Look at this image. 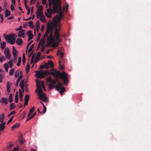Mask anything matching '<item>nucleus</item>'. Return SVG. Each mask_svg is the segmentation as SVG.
I'll list each match as a JSON object with an SVG mask.
<instances>
[{"label": "nucleus", "instance_id": "obj_9", "mask_svg": "<svg viewBox=\"0 0 151 151\" xmlns=\"http://www.w3.org/2000/svg\"><path fill=\"white\" fill-rule=\"evenodd\" d=\"M25 33V30L22 29L20 31L18 32V37H20L22 38H23L24 37V35Z\"/></svg>", "mask_w": 151, "mask_h": 151}, {"label": "nucleus", "instance_id": "obj_6", "mask_svg": "<svg viewBox=\"0 0 151 151\" xmlns=\"http://www.w3.org/2000/svg\"><path fill=\"white\" fill-rule=\"evenodd\" d=\"M47 83L50 82V83L49 85V88L50 90L52 89L55 87L56 82L54 79H51L50 76H49L45 79Z\"/></svg>", "mask_w": 151, "mask_h": 151}, {"label": "nucleus", "instance_id": "obj_45", "mask_svg": "<svg viewBox=\"0 0 151 151\" xmlns=\"http://www.w3.org/2000/svg\"><path fill=\"white\" fill-rule=\"evenodd\" d=\"M29 98V96L28 94H26L25 97V101H28Z\"/></svg>", "mask_w": 151, "mask_h": 151}, {"label": "nucleus", "instance_id": "obj_54", "mask_svg": "<svg viewBox=\"0 0 151 151\" xmlns=\"http://www.w3.org/2000/svg\"><path fill=\"white\" fill-rule=\"evenodd\" d=\"M27 34L29 36L32 34V31L31 30H28L27 32Z\"/></svg>", "mask_w": 151, "mask_h": 151}, {"label": "nucleus", "instance_id": "obj_23", "mask_svg": "<svg viewBox=\"0 0 151 151\" xmlns=\"http://www.w3.org/2000/svg\"><path fill=\"white\" fill-rule=\"evenodd\" d=\"M54 39L53 38H48L47 39V42H48L50 44H52L54 42Z\"/></svg>", "mask_w": 151, "mask_h": 151}, {"label": "nucleus", "instance_id": "obj_20", "mask_svg": "<svg viewBox=\"0 0 151 151\" xmlns=\"http://www.w3.org/2000/svg\"><path fill=\"white\" fill-rule=\"evenodd\" d=\"M40 20L43 22H44L45 21V17L44 16L43 14L41 15L40 18Z\"/></svg>", "mask_w": 151, "mask_h": 151}, {"label": "nucleus", "instance_id": "obj_48", "mask_svg": "<svg viewBox=\"0 0 151 151\" xmlns=\"http://www.w3.org/2000/svg\"><path fill=\"white\" fill-rule=\"evenodd\" d=\"M33 42V40H32L31 41H30V42H29L28 44L27 45V48L31 44V43ZM27 49L26 50V52L27 53Z\"/></svg>", "mask_w": 151, "mask_h": 151}, {"label": "nucleus", "instance_id": "obj_58", "mask_svg": "<svg viewBox=\"0 0 151 151\" xmlns=\"http://www.w3.org/2000/svg\"><path fill=\"white\" fill-rule=\"evenodd\" d=\"M40 22L39 20H37L36 21V26L37 27H39L40 25Z\"/></svg>", "mask_w": 151, "mask_h": 151}, {"label": "nucleus", "instance_id": "obj_8", "mask_svg": "<svg viewBox=\"0 0 151 151\" xmlns=\"http://www.w3.org/2000/svg\"><path fill=\"white\" fill-rule=\"evenodd\" d=\"M57 13V14H59L58 15V18L59 19H62L63 18V12H62V7H61V9H60L59 8L57 10V11L56 12V13Z\"/></svg>", "mask_w": 151, "mask_h": 151}, {"label": "nucleus", "instance_id": "obj_60", "mask_svg": "<svg viewBox=\"0 0 151 151\" xmlns=\"http://www.w3.org/2000/svg\"><path fill=\"white\" fill-rule=\"evenodd\" d=\"M13 145L12 144H9L8 146H7V148L8 149L11 148L13 146Z\"/></svg>", "mask_w": 151, "mask_h": 151}, {"label": "nucleus", "instance_id": "obj_56", "mask_svg": "<svg viewBox=\"0 0 151 151\" xmlns=\"http://www.w3.org/2000/svg\"><path fill=\"white\" fill-rule=\"evenodd\" d=\"M49 33V32L46 31L45 34L44 35L43 38H44V37H47L48 36Z\"/></svg>", "mask_w": 151, "mask_h": 151}, {"label": "nucleus", "instance_id": "obj_37", "mask_svg": "<svg viewBox=\"0 0 151 151\" xmlns=\"http://www.w3.org/2000/svg\"><path fill=\"white\" fill-rule=\"evenodd\" d=\"M24 80H22L21 81V82L20 83V84H19V86H20V87H22H22L24 86Z\"/></svg>", "mask_w": 151, "mask_h": 151}, {"label": "nucleus", "instance_id": "obj_46", "mask_svg": "<svg viewBox=\"0 0 151 151\" xmlns=\"http://www.w3.org/2000/svg\"><path fill=\"white\" fill-rule=\"evenodd\" d=\"M30 68V65H29L28 64H27V68H26V72L28 73L29 70V68Z\"/></svg>", "mask_w": 151, "mask_h": 151}, {"label": "nucleus", "instance_id": "obj_19", "mask_svg": "<svg viewBox=\"0 0 151 151\" xmlns=\"http://www.w3.org/2000/svg\"><path fill=\"white\" fill-rule=\"evenodd\" d=\"M5 17H7L9 16L10 14V12L8 11V9H6L5 12Z\"/></svg>", "mask_w": 151, "mask_h": 151}, {"label": "nucleus", "instance_id": "obj_64", "mask_svg": "<svg viewBox=\"0 0 151 151\" xmlns=\"http://www.w3.org/2000/svg\"><path fill=\"white\" fill-rule=\"evenodd\" d=\"M32 18V17H30L27 19H23L24 20H25V21H28V20H30Z\"/></svg>", "mask_w": 151, "mask_h": 151}, {"label": "nucleus", "instance_id": "obj_11", "mask_svg": "<svg viewBox=\"0 0 151 151\" xmlns=\"http://www.w3.org/2000/svg\"><path fill=\"white\" fill-rule=\"evenodd\" d=\"M7 99L4 97L2 98L0 101L1 103H5V104H8Z\"/></svg>", "mask_w": 151, "mask_h": 151}, {"label": "nucleus", "instance_id": "obj_4", "mask_svg": "<svg viewBox=\"0 0 151 151\" xmlns=\"http://www.w3.org/2000/svg\"><path fill=\"white\" fill-rule=\"evenodd\" d=\"M52 0V10L53 14H55L57 11L58 9H61V2L60 0Z\"/></svg>", "mask_w": 151, "mask_h": 151}, {"label": "nucleus", "instance_id": "obj_28", "mask_svg": "<svg viewBox=\"0 0 151 151\" xmlns=\"http://www.w3.org/2000/svg\"><path fill=\"white\" fill-rule=\"evenodd\" d=\"M59 53V55L60 56L61 58L62 59L63 55V52L60 51L59 50H58V52L57 53V55L58 56V53Z\"/></svg>", "mask_w": 151, "mask_h": 151}, {"label": "nucleus", "instance_id": "obj_26", "mask_svg": "<svg viewBox=\"0 0 151 151\" xmlns=\"http://www.w3.org/2000/svg\"><path fill=\"white\" fill-rule=\"evenodd\" d=\"M47 13L50 14H52V12L53 13V10L51 8L47 9Z\"/></svg>", "mask_w": 151, "mask_h": 151}, {"label": "nucleus", "instance_id": "obj_43", "mask_svg": "<svg viewBox=\"0 0 151 151\" xmlns=\"http://www.w3.org/2000/svg\"><path fill=\"white\" fill-rule=\"evenodd\" d=\"M29 24V26L31 28H33L34 27L33 25V23L32 21H29L28 22Z\"/></svg>", "mask_w": 151, "mask_h": 151}, {"label": "nucleus", "instance_id": "obj_61", "mask_svg": "<svg viewBox=\"0 0 151 151\" xmlns=\"http://www.w3.org/2000/svg\"><path fill=\"white\" fill-rule=\"evenodd\" d=\"M14 63H16L17 61V56H14Z\"/></svg>", "mask_w": 151, "mask_h": 151}, {"label": "nucleus", "instance_id": "obj_57", "mask_svg": "<svg viewBox=\"0 0 151 151\" xmlns=\"http://www.w3.org/2000/svg\"><path fill=\"white\" fill-rule=\"evenodd\" d=\"M10 8L12 11H13L14 9V8L13 4H12L11 5Z\"/></svg>", "mask_w": 151, "mask_h": 151}, {"label": "nucleus", "instance_id": "obj_49", "mask_svg": "<svg viewBox=\"0 0 151 151\" xmlns=\"http://www.w3.org/2000/svg\"><path fill=\"white\" fill-rule=\"evenodd\" d=\"M49 38H53V35L52 34V31H51L50 33L49 37Z\"/></svg>", "mask_w": 151, "mask_h": 151}, {"label": "nucleus", "instance_id": "obj_51", "mask_svg": "<svg viewBox=\"0 0 151 151\" xmlns=\"http://www.w3.org/2000/svg\"><path fill=\"white\" fill-rule=\"evenodd\" d=\"M42 45H43L45 42V40H44V38L43 39H42L40 41Z\"/></svg>", "mask_w": 151, "mask_h": 151}, {"label": "nucleus", "instance_id": "obj_40", "mask_svg": "<svg viewBox=\"0 0 151 151\" xmlns=\"http://www.w3.org/2000/svg\"><path fill=\"white\" fill-rule=\"evenodd\" d=\"M25 54L24 53H23L22 55V62L23 64H24L25 62Z\"/></svg>", "mask_w": 151, "mask_h": 151}, {"label": "nucleus", "instance_id": "obj_24", "mask_svg": "<svg viewBox=\"0 0 151 151\" xmlns=\"http://www.w3.org/2000/svg\"><path fill=\"white\" fill-rule=\"evenodd\" d=\"M6 45V43L4 42H3L1 43V48L2 50H4V48L5 46Z\"/></svg>", "mask_w": 151, "mask_h": 151}, {"label": "nucleus", "instance_id": "obj_31", "mask_svg": "<svg viewBox=\"0 0 151 151\" xmlns=\"http://www.w3.org/2000/svg\"><path fill=\"white\" fill-rule=\"evenodd\" d=\"M14 71H15L14 69L13 68H12L10 71V72L9 73V75L11 76L12 75L14 74Z\"/></svg>", "mask_w": 151, "mask_h": 151}, {"label": "nucleus", "instance_id": "obj_50", "mask_svg": "<svg viewBox=\"0 0 151 151\" xmlns=\"http://www.w3.org/2000/svg\"><path fill=\"white\" fill-rule=\"evenodd\" d=\"M16 113V112L15 111H12L8 115V116L9 117L12 114H14Z\"/></svg>", "mask_w": 151, "mask_h": 151}, {"label": "nucleus", "instance_id": "obj_63", "mask_svg": "<svg viewBox=\"0 0 151 151\" xmlns=\"http://www.w3.org/2000/svg\"><path fill=\"white\" fill-rule=\"evenodd\" d=\"M19 148L17 147H14L13 150L12 151H18Z\"/></svg>", "mask_w": 151, "mask_h": 151}, {"label": "nucleus", "instance_id": "obj_34", "mask_svg": "<svg viewBox=\"0 0 151 151\" xmlns=\"http://www.w3.org/2000/svg\"><path fill=\"white\" fill-rule=\"evenodd\" d=\"M12 60L11 59L9 62V67L10 68H12L13 66V64L12 63Z\"/></svg>", "mask_w": 151, "mask_h": 151}, {"label": "nucleus", "instance_id": "obj_33", "mask_svg": "<svg viewBox=\"0 0 151 151\" xmlns=\"http://www.w3.org/2000/svg\"><path fill=\"white\" fill-rule=\"evenodd\" d=\"M5 55V57L7 59H10L11 58V54H10L9 53L8 54H6Z\"/></svg>", "mask_w": 151, "mask_h": 151}, {"label": "nucleus", "instance_id": "obj_36", "mask_svg": "<svg viewBox=\"0 0 151 151\" xmlns=\"http://www.w3.org/2000/svg\"><path fill=\"white\" fill-rule=\"evenodd\" d=\"M6 60V58L4 56H2L0 57V62L1 63L3 61L5 60Z\"/></svg>", "mask_w": 151, "mask_h": 151}, {"label": "nucleus", "instance_id": "obj_18", "mask_svg": "<svg viewBox=\"0 0 151 151\" xmlns=\"http://www.w3.org/2000/svg\"><path fill=\"white\" fill-rule=\"evenodd\" d=\"M22 77H23L22 76H20L18 78V79L17 80V82L16 84V87L18 86L20 80L22 78Z\"/></svg>", "mask_w": 151, "mask_h": 151}, {"label": "nucleus", "instance_id": "obj_3", "mask_svg": "<svg viewBox=\"0 0 151 151\" xmlns=\"http://www.w3.org/2000/svg\"><path fill=\"white\" fill-rule=\"evenodd\" d=\"M4 37L9 43L11 45H13L15 43L17 35L15 34H10L9 35L4 34Z\"/></svg>", "mask_w": 151, "mask_h": 151}, {"label": "nucleus", "instance_id": "obj_25", "mask_svg": "<svg viewBox=\"0 0 151 151\" xmlns=\"http://www.w3.org/2000/svg\"><path fill=\"white\" fill-rule=\"evenodd\" d=\"M4 115L3 114H2L0 115V122L1 123L4 122Z\"/></svg>", "mask_w": 151, "mask_h": 151}, {"label": "nucleus", "instance_id": "obj_10", "mask_svg": "<svg viewBox=\"0 0 151 151\" xmlns=\"http://www.w3.org/2000/svg\"><path fill=\"white\" fill-rule=\"evenodd\" d=\"M42 9L43 6L41 5H40L38 8L37 13L40 14V15L43 14V13L42 12Z\"/></svg>", "mask_w": 151, "mask_h": 151}, {"label": "nucleus", "instance_id": "obj_38", "mask_svg": "<svg viewBox=\"0 0 151 151\" xmlns=\"http://www.w3.org/2000/svg\"><path fill=\"white\" fill-rule=\"evenodd\" d=\"M21 58L20 57H19V58L18 60V62L17 63V65L18 66H19L21 62Z\"/></svg>", "mask_w": 151, "mask_h": 151}, {"label": "nucleus", "instance_id": "obj_13", "mask_svg": "<svg viewBox=\"0 0 151 151\" xmlns=\"http://www.w3.org/2000/svg\"><path fill=\"white\" fill-rule=\"evenodd\" d=\"M17 51L14 46L12 47V54L14 56H17Z\"/></svg>", "mask_w": 151, "mask_h": 151}, {"label": "nucleus", "instance_id": "obj_32", "mask_svg": "<svg viewBox=\"0 0 151 151\" xmlns=\"http://www.w3.org/2000/svg\"><path fill=\"white\" fill-rule=\"evenodd\" d=\"M4 68L6 71L7 72H8L9 66L7 64L5 63L4 65Z\"/></svg>", "mask_w": 151, "mask_h": 151}, {"label": "nucleus", "instance_id": "obj_14", "mask_svg": "<svg viewBox=\"0 0 151 151\" xmlns=\"http://www.w3.org/2000/svg\"><path fill=\"white\" fill-rule=\"evenodd\" d=\"M53 29V27L52 26L47 25L46 29V32H49L51 30V31H52Z\"/></svg>", "mask_w": 151, "mask_h": 151}, {"label": "nucleus", "instance_id": "obj_39", "mask_svg": "<svg viewBox=\"0 0 151 151\" xmlns=\"http://www.w3.org/2000/svg\"><path fill=\"white\" fill-rule=\"evenodd\" d=\"M5 55L9 53V50L8 48H7L4 51Z\"/></svg>", "mask_w": 151, "mask_h": 151}, {"label": "nucleus", "instance_id": "obj_30", "mask_svg": "<svg viewBox=\"0 0 151 151\" xmlns=\"http://www.w3.org/2000/svg\"><path fill=\"white\" fill-rule=\"evenodd\" d=\"M9 103H11L12 101V93H10L9 98Z\"/></svg>", "mask_w": 151, "mask_h": 151}, {"label": "nucleus", "instance_id": "obj_42", "mask_svg": "<svg viewBox=\"0 0 151 151\" xmlns=\"http://www.w3.org/2000/svg\"><path fill=\"white\" fill-rule=\"evenodd\" d=\"M19 75V71L18 70H16L14 76L16 77H17Z\"/></svg>", "mask_w": 151, "mask_h": 151}, {"label": "nucleus", "instance_id": "obj_5", "mask_svg": "<svg viewBox=\"0 0 151 151\" xmlns=\"http://www.w3.org/2000/svg\"><path fill=\"white\" fill-rule=\"evenodd\" d=\"M50 72H48V70L43 71L41 70L39 71L37 70L35 71L36 74L35 75V76L40 79L45 77V76H47L48 74L50 75L49 73Z\"/></svg>", "mask_w": 151, "mask_h": 151}, {"label": "nucleus", "instance_id": "obj_44", "mask_svg": "<svg viewBox=\"0 0 151 151\" xmlns=\"http://www.w3.org/2000/svg\"><path fill=\"white\" fill-rule=\"evenodd\" d=\"M34 44H32L31 45V46H30V47L29 48V50H28V52H31V51L32 50V49L33 48V47H34Z\"/></svg>", "mask_w": 151, "mask_h": 151}, {"label": "nucleus", "instance_id": "obj_55", "mask_svg": "<svg viewBox=\"0 0 151 151\" xmlns=\"http://www.w3.org/2000/svg\"><path fill=\"white\" fill-rule=\"evenodd\" d=\"M45 14L46 16L48 18H50L52 16L51 14H48L46 12L45 13Z\"/></svg>", "mask_w": 151, "mask_h": 151}, {"label": "nucleus", "instance_id": "obj_35", "mask_svg": "<svg viewBox=\"0 0 151 151\" xmlns=\"http://www.w3.org/2000/svg\"><path fill=\"white\" fill-rule=\"evenodd\" d=\"M48 64L51 68H53L54 67V64L52 61L49 60Z\"/></svg>", "mask_w": 151, "mask_h": 151}, {"label": "nucleus", "instance_id": "obj_47", "mask_svg": "<svg viewBox=\"0 0 151 151\" xmlns=\"http://www.w3.org/2000/svg\"><path fill=\"white\" fill-rule=\"evenodd\" d=\"M43 66H44V68L47 69L49 66L48 64L47 63H45L43 65Z\"/></svg>", "mask_w": 151, "mask_h": 151}, {"label": "nucleus", "instance_id": "obj_15", "mask_svg": "<svg viewBox=\"0 0 151 151\" xmlns=\"http://www.w3.org/2000/svg\"><path fill=\"white\" fill-rule=\"evenodd\" d=\"M20 126L19 123H16L14 124L12 127V129H13L14 128L19 127Z\"/></svg>", "mask_w": 151, "mask_h": 151}, {"label": "nucleus", "instance_id": "obj_2", "mask_svg": "<svg viewBox=\"0 0 151 151\" xmlns=\"http://www.w3.org/2000/svg\"><path fill=\"white\" fill-rule=\"evenodd\" d=\"M36 81L37 87L38 90V94L40 99L44 102H47V100L46 98V95L42 90L39 80L38 79H36Z\"/></svg>", "mask_w": 151, "mask_h": 151}, {"label": "nucleus", "instance_id": "obj_62", "mask_svg": "<svg viewBox=\"0 0 151 151\" xmlns=\"http://www.w3.org/2000/svg\"><path fill=\"white\" fill-rule=\"evenodd\" d=\"M35 53H34L32 55L31 60H33L35 59Z\"/></svg>", "mask_w": 151, "mask_h": 151}, {"label": "nucleus", "instance_id": "obj_27", "mask_svg": "<svg viewBox=\"0 0 151 151\" xmlns=\"http://www.w3.org/2000/svg\"><path fill=\"white\" fill-rule=\"evenodd\" d=\"M16 107V106L14 105L13 103H12L10 104V110H12L13 109H14Z\"/></svg>", "mask_w": 151, "mask_h": 151}, {"label": "nucleus", "instance_id": "obj_17", "mask_svg": "<svg viewBox=\"0 0 151 151\" xmlns=\"http://www.w3.org/2000/svg\"><path fill=\"white\" fill-rule=\"evenodd\" d=\"M19 99L20 101H22L23 93L22 92L20 89H19Z\"/></svg>", "mask_w": 151, "mask_h": 151}, {"label": "nucleus", "instance_id": "obj_7", "mask_svg": "<svg viewBox=\"0 0 151 151\" xmlns=\"http://www.w3.org/2000/svg\"><path fill=\"white\" fill-rule=\"evenodd\" d=\"M60 32L59 29H55L54 35V37H55L56 40L59 42H61V40L59 38V33Z\"/></svg>", "mask_w": 151, "mask_h": 151}, {"label": "nucleus", "instance_id": "obj_16", "mask_svg": "<svg viewBox=\"0 0 151 151\" xmlns=\"http://www.w3.org/2000/svg\"><path fill=\"white\" fill-rule=\"evenodd\" d=\"M20 142L21 144H23L24 142H25V140L23 138L22 135H21L19 137Z\"/></svg>", "mask_w": 151, "mask_h": 151}, {"label": "nucleus", "instance_id": "obj_12", "mask_svg": "<svg viewBox=\"0 0 151 151\" xmlns=\"http://www.w3.org/2000/svg\"><path fill=\"white\" fill-rule=\"evenodd\" d=\"M23 42L22 39L21 38L17 39L16 41L17 44L20 45H21L22 44Z\"/></svg>", "mask_w": 151, "mask_h": 151}, {"label": "nucleus", "instance_id": "obj_29", "mask_svg": "<svg viewBox=\"0 0 151 151\" xmlns=\"http://www.w3.org/2000/svg\"><path fill=\"white\" fill-rule=\"evenodd\" d=\"M18 92H17L15 96V102L17 103H18Z\"/></svg>", "mask_w": 151, "mask_h": 151}, {"label": "nucleus", "instance_id": "obj_21", "mask_svg": "<svg viewBox=\"0 0 151 151\" xmlns=\"http://www.w3.org/2000/svg\"><path fill=\"white\" fill-rule=\"evenodd\" d=\"M60 93L62 95L63 93L65 91V88L64 87L62 86V85L61 87L60 88Z\"/></svg>", "mask_w": 151, "mask_h": 151}, {"label": "nucleus", "instance_id": "obj_41", "mask_svg": "<svg viewBox=\"0 0 151 151\" xmlns=\"http://www.w3.org/2000/svg\"><path fill=\"white\" fill-rule=\"evenodd\" d=\"M59 45V43L58 42H54L52 45V46L54 48L55 47H57Z\"/></svg>", "mask_w": 151, "mask_h": 151}, {"label": "nucleus", "instance_id": "obj_59", "mask_svg": "<svg viewBox=\"0 0 151 151\" xmlns=\"http://www.w3.org/2000/svg\"><path fill=\"white\" fill-rule=\"evenodd\" d=\"M39 60V58L37 56L36 59L34 61V63H37Z\"/></svg>", "mask_w": 151, "mask_h": 151}, {"label": "nucleus", "instance_id": "obj_22", "mask_svg": "<svg viewBox=\"0 0 151 151\" xmlns=\"http://www.w3.org/2000/svg\"><path fill=\"white\" fill-rule=\"evenodd\" d=\"M35 109V107H33L30 110L28 114L27 117H29L31 115L32 113L34 111Z\"/></svg>", "mask_w": 151, "mask_h": 151}, {"label": "nucleus", "instance_id": "obj_53", "mask_svg": "<svg viewBox=\"0 0 151 151\" xmlns=\"http://www.w3.org/2000/svg\"><path fill=\"white\" fill-rule=\"evenodd\" d=\"M3 78V75L1 74H0V83H1L2 81V79Z\"/></svg>", "mask_w": 151, "mask_h": 151}, {"label": "nucleus", "instance_id": "obj_1", "mask_svg": "<svg viewBox=\"0 0 151 151\" xmlns=\"http://www.w3.org/2000/svg\"><path fill=\"white\" fill-rule=\"evenodd\" d=\"M50 75H52L55 78V81L58 82V83L55 86V88L56 90L59 91L61 87L62 83L60 82L59 78L63 80L64 83L67 84L68 83L67 74L64 72L60 73L59 71L56 70L50 72L49 73Z\"/></svg>", "mask_w": 151, "mask_h": 151}, {"label": "nucleus", "instance_id": "obj_52", "mask_svg": "<svg viewBox=\"0 0 151 151\" xmlns=\"http://www.w3.org/2000/svg\"><path fill=\"white\" fill-rule=\"evenodd\" d=\"M36 112H35L31 116H30L29 117L31 119H32L36 115Z\"/></svg>", "mask_w": 151, "mask_h": 151}]
</instances>
